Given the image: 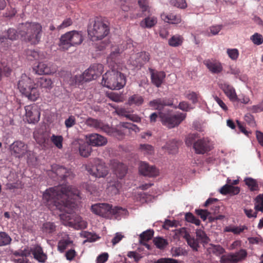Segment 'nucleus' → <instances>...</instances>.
Segmentation results:
<instances>
[{"label":"nucleus","mask_w":263,"mask_h":263,"mask_svg":"<svg viewBox=\"0 0 263 263\" xmlns=\"http://www.w3.org/2000/svg\"><path fill=\"white\" fill-rule=\"evenodd\" d=\"M86 170L90 175L97 178H104L108 174V169L105 163L97 158L87 164Z\"/></svg>","instance_id":"nucleus-9"},{"label":"nucleus","mask_w":263,"mask_h":263,"mask_svg":"<svg viewBox=\"0 0 263 263\" xmlns=\"http://www.w3.org/2000/svg\"><path fill=\"white\" fill-rule=\"evenodd\" d=\"M140 174L149 177L157 176L159 174V170L154 165H150L145 162H141L139 167Z\"/></svg>","instance_id":"nucleus-16"},{"label":"nucleus","mask_w":263,"mask_h":263,"mask_svg":"<svg viewBox=\"0 0 263 263\" xmlns=\"http://www.w3.org/2000/svg\"><path fill=\"white\" fill-rule=\"evenodd\" d=\"M91 211L95 214L107 219L115 218L118 219L127 213L124 208L118 206L113 207L112 205L106 203L92 204Z\"/></svg>","instance_id":"nucleus-2"},{"label":"nucleus","mask_w":263,"mask_h":263,"mask_svg":"<svg viewBox=\"0 0 263 263\" xmlns=\"http://www.w3.org/2000/svg\"><path fill=\"white\" fill-rule=\"evenodd\" d=\"M73 245V241L68 235H66L58 242V250L61 253H63L68 247Z\"/></svg>","instance_id":"nucleus-27"},{"label":"nucleus","mask_w":263,"mask_h":263,"mask_svg":"<svg viewBox=\"0 0 263 263\" xmlns=\"http://www.w3.org/2000/svg\"><path fill=\"white\" fill-rule=\"evenodd\" d=\"M157 23V18L155 16L148 15L141 21L140 26L143 28H151Z\"/></svg>","instance_id":"nucleus-28"},{"label":"nucleus","mask_w":263,"mask_h":263,"mask_svg":"<svg viewBox=\"0 0 263 263\" xmlns=\"http://www.w3.org/2000/svg\"><path fill=\"white\" fill-rule=\"evenodd\" d=\"M76 123V118L73 116H70L68 119L65 121V125L67 128H70Z\"/></svg>","instance_id":"nucleus-63"},{"label":"nucleus","mask_w":263,"mask_h":263,"mask_svg":"<svg viewBox=\"0 0 263 263\" xmlns=\"http://www.w3.org/2000/svg\"><path fill=\"white\" fill-rule=\"evenodd\" d=\"M57 69V66L53 63L40 62L34 70L39 74H51L56 72Z\"/></svg>","instance_id":"nucleus-19"},{"label":"nucleus","mask_w":263,"mask_h":263,"mask_svg":"<svg viewBox=\"0 0 263 263\" xmlns=\"http://www.w3.org/2000/svg\"><path fill=\"white\" fill-rule=\"evenodd\" d=\"M79 194V191L73 186L60 185L46 190L42 200L49 209L69 214L75 206L74 200Z\"/></svg>","instance_id":"nucleus-1"},{"label":"nucleus","mask_w":263,"mask_h":263,"mask_svg":"<svg viewBox=\"0 0 263 263\" xmlns=\"http://www.w3.org/2000/svg\"><path fill=\"white\" fill-rule=\"evenodd\" d=\"M195 152L197 154H204L211 151L210 140L208 138L198 139L193 145Z\"/></svg>","instance_id":"nucleus-18"},{"label":"nucleus","mask_w":263,"mask_h":263,"mask_svg":"<svg viewBox=\"0 0 263 263\" xmlns=\"http://www.w3.org/2000/svg\"><path fill=\"white\" fill-rule=\"evenodd\" d=\"M203 63L212 73H219L223 69L221 63L215 60L208 59L205 60Z\"/></svg>","instance_id":"nucleus-24"},{"label":"nucleus","mask_w":263,"mask_h":263,"mask_svg":"<svg viewBox=\"0 0 263 263\" xmlns=\"http://www.w3.org/2000/svg\"><path fill=\"white\" fill-rule=\"evenodd\" d=\"M173 102L171 99L166 98H158L151 101L148 105L150 107H154L155 109L161 111L165 106H171Z\"/></svg>","instance_id":"nucleus-20"},{"label":"nucleus","mask_w":263,"mask_h":263,"mask_svg":"<svg viewBox=\"0 0 263 263\" xmlns=\"http://www.w3.org/2000/svg\"><path fill=\"white\" fill-rule=\"evenodd\" d=\"M120 50L119 48H116L114 50H112L110 53L109 56L107 58V62L109 63V65L112 67L115 66L118 68L117 65L120 57Z\"/></svg>","instance_id":"nucleus-30"},{"label":"nucleus","mask_w":263,"mask_h":263,"mask_svg":"<svg viewBox=\"0 0 263 263\" xmlns=\"http://www.w3.org/2000/svg\"><path fill=\"white\" fill-rule=\"evenodd\" d=\"M19 34L24 40L32 44H37L41 39L42 26L36 22L23 23L20 25Z\"/></svg>","instance_id":"nucleus-3"},{"label":"nucleus","mask_w":263,"mask_h":263,"mask_svg":"<svg viewBox=\"0 0 263 263\" xmlns=\"http://www.w3.org/2000/svg\"><path fill=\"white\" fill-rule=\"evenodd\" d=\"M86 124L91 127L95 128L106 133H110L112 132V128L108 125L104 123L100 120L88 118L86 120Z\"/></svg>","instance_id":"nucleus-17"},{"label":"nucleus","mask_w":263,"mask_h":263,"mask_svg":"<svg viewBox=\"0 0 263 263\" xmlns=\"http://www.w3.org/2000/svg\"><path fill=\"white\" fill-rule=\"evenodd\" d=\"M154 235V231L148 230L143 232L140 235V241H147L151 239Z\"/></svg>","instance_id":"nucleus-52"},{"label":"nucleus","mask_w":263,"mask_h":263,"mask_svg":"<svg viewBox=\"0 0 263 263\" xmlns=\"http://www.w3.org/2000/svg\"><path fill=\"white\" fill-rule=\"evenodd\" d=\"M137 57L139 60L138 63L139 65H144L149 60V54L145 51H142L137 54Z\"/></svg>","instance_id":"nucleus-43"},{"label":"nucleus","mask_w":263,"mask_h":263,"mask_svg":"<svg viewBox=\"0 0 263 263\" xmlns=\"http://www.w3.org/2000/svg\"><path fill=\"white\" fill-rule=\"evenodd\" d=\"M25 117L29 123H36L40 118V111L35 104L27 105L25 107Z\"/></svg>","instance_id":"nucleus-12"},{"label":"nucleus","mask_w":263,"mask_h":263,"mask_svg":"<svg viewBox=\"0 0 263 263\" xmlns=\"http://www.w3.org/2000/svg\"><path fill=\"white\" fill-rule=\"evenodd\" d=\"M198 138V134H189L185 139V144L187 146H190L194 145V143L197 141L196 139Z\"/></svg>","instance_id":"nucleus-53"},{"label":"nucleus","mask_w":263,"mask_h":263,"mask_svg":"<svg viewBox=\"0 0 263 263\" xmlns=\"http://www.w3.org/2000/svg\"><path fill=\"white\" fill-rule=\"evenodd\" d=\"M50 139L51 142L57 148L59 149L62 148L63 138L62 136L52 135Z\"/></svg>","instance_id":"nucleus-46"},{"label":"nucleus","mask_w":263,"mask_h":263,"mask_svg":"<svg viewBox=\"0 0 263 263\" xmlns=\"http://www.w3.org/2000/svg\"><path fill=\"white\" fill-rule=\"evenodd\" d=\"M248 228L246 226H239V227H226L224 229V231L227 232H232L234 234H239L242 232L244 230H247Z\"/></svg>","instance_id":"nucleus-42"},{"label":"nucleus","mask_w":263,"mask_h":263,"mask_svg":"<svg viewBox=\"0 0 263 263\" xmlns=\"http://www.w3.org/2000/svg\"><path fill=\"white\" fill-rule=\"evenodd\" d=\"M227 53L229 57L232 60H236L239 56V51L238 49H228Z\"/></svg>","instance_id":"nucleus-57"},{"label":"nucleus","mask_w":263,"mask_h":263,"mask_svg":"<svg viewBox=\"0 0 263 263\" xmlns=\"http://www.w3.org/2000/svg\"><path fill=\"white\" fill-rule=\"evenodd\" d=\"M72 24V20L70 18H67L63 21L61 24L57 26V29L60 30L71 26Z\"/></svg>","instance_id":"nucleus-60"},{"label":"nucleus","mask_w":263,"mask_h":263,"mask_svg":"<svg viewBox=\"0 0 263 263\" xmlns=\"http://www.w3.org/2000/svg\"><path fill=\"white\" fill-rule=\"evenodd\" d=\"M220 192L222 195H237L240 192V188L231 185L226 184L220 189Z\"/></svg>","instance_id":"nucleus-31"},{"label":"nucleus","mask_w":263,"mask_h":263,"mask_svg":"<svg viewBox=\"0 0 263 263\" xmlns=\"http://www.w3.org/2000/svg\"><path fill=\"white\" fill-rule=\"evenodd\" d=\"M159 116L162 124L171 129L179 126L185 119L186 114L182 112L171 114L160 111Z\"/></svg>","instance_id":"nucleus-8"},{"label":"nucleus","mask_w":263,"mask_h":263,"mask_svg":"<svg viewBox=\"0 0 263 263\" xmlns=\"http://www.w3.org/2000/svg\"><path fill=\"white\" fill-rule=\"evenodd\" d=\"M139 149L144 155H152L154 152L153 146L148 144H140Z\"/></svg>","instance_id":"nucleus-45"},{"label":"nucleus","mask_w":263,"mask_h":263,"mask_svg":"<svg viewBox=\"0 0 263 263\" xmlns=\"http://www.w3.org/2000/svg\"><path fill=\"white\" fill-rule=\"evenodd\" d=\"M154 263H179L177 260L171 258H161Z\"/></svg>","instance_id":"nucleus-64"},{"label":"nucleus","mask_w":263,"mask_h":263,"mask_svg":"<svg viewBox=\"0 0 263 263\" xmlns=\"http://www.w3.org/2000/svg\"><path fill=\"white\" fill-rule=\"evenodd\" d=\"M183 37L179 34L173 35L168 41V44L172 47H178L181 46L183 42Z\"/></svg>","instance_id":"nucleus-37"},{"label":"nucleus","mask_w":263,"mask_h":263,"mask_svg":"<svg viewBox=\"0 0 263 263\" xmlns=\"http://www.w3.org/2000/svg\"><path fill=\"white\" fill-rule=\"evenodd\" d=\"M103 66L101 64H94L86 70L84 73L86 81H90L97 79L103 72Z\"/></svg>","instance_id":"nucleus-15"},{"label":"nucleus","mask_w":263,"mask_h":263,"mask_svg":"<svg viewBox=\"0 0 263 263\" xmlns=\"http://www.w3.org/2000/svg\"><path fill=\"white\" fill-rule=\"evenodd\" d=\"M170 3L171 5L182 9L187 7V3L185 0H170Z\"/></svg>","instance_id":"nucleus-51"},{"label":"nucleus","mask_w":263,"mask_h":263,"mask_svg":"<svg viewBox=\"0 0 263 263\" xmlns=\"http://www.w3.org/2000/svg\"><path fill=\"white\" fill-rule=\"evenodd\" d=\"M186 239L188 245L193 249L194 251H198V249L199 247L198 240L194 237H191L190 235H188L186 237Z\"/></svg>","instance_id":"nucleus-44"},{"label":"nucleus","mask_w":263,"mask_h":263,"mask_svg":"<svg viewBox=\"0 0 263 263\" xmlns=\"http://www.w3.org/2000/svg\"><path fill=\"white\" fill-rule=\"evenodd\" d=\"M221 88L231 101L234 102L238 100L235 90L232 86L224 83L221 84Z\"/></svg>","instance_id":"nucleus-25"},{"label":"nucleus","mask_w":263,"mask_h":263,"mask_svg":"<svg viewBox=\"0 0 263 263\" xmlns=\"http://www.w3.org/2000/svg\"><path fill=\"white\" fill-rule=\"evenodd\" d=\"M88 34L92 41L101 40L109 32V28L102 19L96 18L88 27Z\"/></svg>","instance_id":"nucleus-6"},{"label":"nucleus","mask_w":263,"mask_h":263,"mask_svg":"<svg viewBox=\"0 0 263 263\" xmlns=\"http://www.w3.org/2000/svg\"><path fill=\"white\" fill-rule=\"evenodd\" d=\"M254 209L263 212V193L258 195L254 199Z\"/></svg>","instance_id":"nucleus-40"},{"label":"nucleus","mask_w":263,"mask_h":263,"mask_svg":"<svg viewBox=\"0 0 263 263\" xmlns=\"http://www.w3.org/2000/svg\"><path fill=\"white\" fill-rule=\"evenodd\" d=\"M148 71L152 83L157 87H160L165 78V72L156 70L151 67L148 68Z\"/></svg>","instance_id":"nucleus-22"},{"label":"nucleus","mask_w":263,"mask_h":263,"mask_svg":"<svg viewBox=\"0 0 263 263\" xmlns=\"http://www.w3.org/2000/svg\"><path fill=\"white\" fill-rule=\"evenodd\" d=\"M33 137L37 143L43 147H46L49 142V135L42 129H38L34 132Z\"/></svg>","instance_id":"nucleus-23"},{"label":"nucleus","mask_w":263,"mask_h":263,"mask_svg":"<svg viewBox=\"0 0 263 263\" xmlns=\"http://www.w3.org/2000/svg\"><path fill=\"white\" fill-rule=\"evenodd\" d=\"M32 253L34 258L41 262H44L47 259L46 255L43 253L42 248L39 246H35L32 250Z\"/></svg>","instance_id":"nucleus-29"},{"label":"nucleus","mask_w":263,"mask_h":263,"mask_svg":"<svg viewBox=\"0 0 263 263\" xmlns=\"http://www.w3.org/2000/svg\"><path fill=\"white\" fill-rule=\"evenodd\" d=\"M247 256V252L245 249H240L234 253L223 255L220 258V263H238L244 260Z\"/></svg>","instance_id":"nucleus-11"},{"label":"nucleus","mask_w":263,"mask_h":263,"mask_svg":"<svg viewBox=\"0 0 263 263\" xmlns=\"http://www.w3.org/2000/svg\"><path fill=\"white\" fill-rule=\"evenodd\" d=\"M79 150L80 155L83 157H88L91 152V148L88 142L82 141L79 143Z\"/></svg>","instance_id":"nucleus-32"},{"label":"nucleus","mask_w":263,"mask_h":263,"mask_svg":"<svg viewBox=\"0 0 263 263\" xmlns=\"http://www.w3.org/2000/svg\"><path fill=\"white\" fill-rule=\"evenodd\" d=\"M61 218L65 225L69 226L76 229H83L87 227V223L78 215H61Z\"/></svg>","instance_id":"nucleus-10"},{"label":"nucleus","mask_w":263,"mask_h":263,"mask_svg":"<svg viewBox=\"0 0 263 263\" xmlns=\"http://www.w3.org/2000/svg\"><path fill=\"white\" fill-rule=\"evenodd\" d=\"M52 172L57 176L58 180L72 179L73 177V174L70 170L57 164L52 166Z\"/></svg>","instance_id":"nucleus-14"},{"label":"nucleus","mask_w":263,"mask_h":263,"mask_svg":"<svg viewBox=\"0 0 263 263\" xmlns=\"http://www.w3.org/2000/svg\"><path fill=\"white\" fill-rule=\"evenodd\" d=\"M161 18L164 22L173 24H178L181 22L180 15H176L173 13L167 14L163 13L161 14Z\"/></svg>","instance_id":"nucleus-26"},{"label":"nucleus","mask_w":263,"mask_h":263,"mask_svg":"<svg viewBox=\"0 0 263 263\" xmlns=\"http://www.w3.org/2000/svg\"><path fill=\"white\" fill-rule=\"evenodd\" d=\"M127 167L122 163L118 162L114 166L115 173L119 178H122L127 173Z\"/></svg>","instance_id":"nucleus-33"},{"label":"nucleus","mask_w":263,"mask_h":263,"mask_svg":"<svg viewBox=\"0 0 263 263\" xmlns=\"http://www.w3.org/2000/svg\"><path fill=\"white\" fill-rule=\"evenodd\" d=\"M83 41V38L81 32L73 30L61 35L59 45L62 50L66 51L71 46L80 45Z\"/></svg>","instance_id":"nucleus-7"},{"label":"nucleus","mask_w":263,"mask_h":263,"mask_svg":"<svg viewBox=\"0 0 263 263\" xmlns=\"http://www.w3.org/2000/svg\"><path fill=\"white\" fill-rule=\"evenodd\" d=\"M88 143L93 146H102L107 144V140L98 134H91L86 136Z\"/></svg>","instance_id":"nucleus-21"},{"label":"nucleus","mask_w":263,"mask_h":263,"mask_svg":"<svg viewBox=\"0 0 263 263\" xmlns=\"http://www.w3.org/2000/svg\"><path fill=\"white\" fill-rule=\"evenodd\" d=\"M43 231L44 233L51 234L55 230V226L53 222H46L43 225Z\"/></svg>","instance_id":"nucleus-48"},{"label":"nucleus","mask_w":263,"mask_h":263,"mask_svg":"<svg viewBox=\"0 0 263 263\" xmlns=\"http://www.w3.org/2000/svg\"><path fill=\"white\" fill-rule=\"evenodd\" d=\"M18 37V34L14 29L10 28L8 30L5 35L0 36L1 42H4L5 40L9 39L10 40H15Z\"/></svg>","instance_id":"nucleus-35"},{"label":"nucleus","mask_w":263,"mask_h":263,"mask_svg":"<svg viewBox=\"0 0 263 263\" xmlns=\"http://www.w3.org/2000/svg\"><path fill=\"white\" fill-rule=\"evenodd\" d=\"M125 76L113 66L111 70L107 71L102 76V84L110 89L119 90L126 84Z\"/></svg>","instance_id":"nucleus-4"},{"label":"nucleus","mask_w":263,"mask_h":263,"mask_svg":"<svg viewBox=\"0 0 263 263\" xmlns=\"http://www.w3.org/2000/svg\"><path fill=\"white\" fill-rule=\"evenodd\" d=\"M26 55L28 59L30 61L38 59L39 54L35 50H28L26 51Z\"/></svg>","instance_id":"nucleus-61"},{"label":"nucleus","mask_w":263,"mask_h":263,"mask_svg":"<svg viewBox=\"0 0 263 263\" xmlns=\"http://www.w3.org/2000/svg\"><path fill=\"white\" fill-rule=\"evenodd\" d=\"M38 84L42 88L50 90L53 86V82L51 79L46 77H42L40 78Z\"/></svg>","instance_id":"nucleus-38"},{"label":"nucleus","mask_w":263,"mask_h":263,"mask_svg":"<svg viewBox=\"0 0 263 263\" xmlns=\"http://www.w3.org/2000/svg\"><path fill=\"white\" fill-rule=\"evenodd\" d=\"M11 154L15 157L22 158L28 152V145L21 141H14L10 147Z\"/></svg>","instance_id":"nucleus-13"},{"label":"nucleus","mask_w":263,"mask_h":263,"mask_svg":"<svg viewBox=\"0 0 263 263\" xmlns=\"http://www.w3.org/2000/svg\"><path fill=\"white\" fill-rule=\"evenodd\" d=\"M196 214L199 216L203 220H205L207 217L210 215V213L206 210L196 209Z\"/></svg>","instance_id":"nucleus-59"},{"label":"nucleus","mask_w":263,"mask_h":263,"mask_svg":"<svg viewBox=\"0 0 263 263\" xmlns=\"http://www.w3.org/2000/svg\"><path fill=\"white\" fill-rule=\"evenodd\" d=\"M138 5L143 13H151V7L149 6V0H138Z\"/></svg>","instance_id":"nucleus-41"},{"label":"nucleus","mask_w":263,"mask_h":263,"mask_svg":"<svg viewBox=\"0 0 263 263\" xmlns=\"http://www.w3.org/2000/svg\"><path fill=\"white\" fill-rule=\"evenodd\" d=\"M12 239L6 232H0V246H7L10 243Z\"/></svg>","instance_id":"nucleus-47"},{"label":"nucleus","mask_w":263,"mask_h":263,"mask_svg":"<svg viewBox=\"0 0 263 263\" xmlns=\"http://www.w3.org/2000/svg\"><path fill=\"white\" fill-rule=\"evenodd\" d=\"M185 97L192 101V103L195 104L198 102V98H199V93H197L195 92H189L186 94Z\"/></svg>","instance_id":"nucleus-58"},{"label":"nucleus","mask_w":263,"mask_h":263,"mask_svg":"<svg viewBox=\"0 0 263 263\" xmlns=\"http://www.w3.org/2000/svg\"><path fill=\"white\" fill-rule=\"evenodd\" d=\"M17 87L20 91L31 101H35L40 97L39 91L34 82L26 74L21 76Z\"/></svg>","instance_id":"nucleus-5"},{"label":"nucleus","mask_w":263,"mask_h":263,"mask_svg":"<svg viewBox=\"0 0 263 263\" xmlns=\"http://www.w3.org/2000/svg\"><path fill=\"white\" fill-rule=\"evenodd\" d=\"M243 181L250 191L255 192L259 190L258 184L256 179L251 177H247L245 178Z\"/></svg>","instance_id":"nucleus-36"},{"label":"nucleus","mask_w":263,"mask_h":263,"mask_svg":"<svg viewBox=\"0 0 263 263\" xmlns=\"http://www.w3.org/2000/svg\"><path fill=\"white\" fill-rule=\"evenodd\" d=\"M153 241L156 247L160 249H164L168 244L167 240L162 237H156Z\"/></svg>","instance_id":"nucleus-49"},{"label":"nucleus","mask_w":263,"mask_h":263,"mask_svg":"<svg viewBox=\"0 0 263 263\" xmlns=\"http://www.w3.org/2000/svg\"><path fill=\"white\" fill-rule=\"evenodd\" d=\"M250 39L254 44L257 45H261L263 43V36L258 33H254L251 36Z\"/></svg>","instance_id":"nucleus-56"},{"label":"nucleus","mask_w":263,"mask_h":263,"mask_svg":"<svg viewBox=\"0 0 263 263\" xmlns=\"http://www.w3.org/2000/svg\"><path fill=\"white\" fill-rule=\"evenodd\" d=\"M185 218L187 221L194 223L196 226H199L200 224V221L191 213H187L185 214Z\"/></svg>","instance_id":"nucleus-54"},{"label":"nucleus","mask_w":263,"mask_h":263,"mask_svg":"<svg viewBox=\"0 0 263 263\" xmlns=\"http://www.w3.org/2000/svg\"><path fill=\"white\" fill-rule=\"evenodd\" d=\"M196 239L199 242L206 244L210 241V239L205 232L201 229H197L196 231Z\"/></svg>","instance_id":"nucleus-39"},{"label":"nucleus","mask_w":263,"mask_h":263,"mask_svg":"<svg viewBox=\"0 0 263 263\" xmlns=\"http://www.w3.org/2000/svg\"><path fill=\"white\" fill-rule=\"evenodd\" d=\"M144 102L143 97L139 94H134L128 99L127 104L129 106L135 105L136 106H141Z\"/></svg>","instance_id":"nucleus-34"},{"label":"nucleus","mask_w":263,"mask_h":263,"mask_svg":"<svg viewBox=\"0 0 263 263\" xmlns=\"http://www.w3.org/2000/svg\"><path fill=\"white\" fill-rule=\"evenodd\" d=\"M248 240L250 244L263 245V238L260 235L256 237H251L248 238Z\"/></svg>","instance_id":"nucleus-55"},{"label":"nucleus","mask_w":263,"mask_h":263,"mask_svg":"<svg viewBox=\"0 0 263 263\" xmlns=\"http://www.w3.org/2000/svg\"><path fill=\"white\" fill-rule=\"evenodd\" d=\"M12 69L8 65H5L3 63H0V81L2 80L3 74L6 77L10 75Z\"/></svg>","instance_id":"nucleus-50"},{"label":"nucleus","mask_w":263,"mask_h":263,"mask_svg":"<svg viewBox=\"0 0 263 263\" xmlns=\"http://www.w3.org/2000/svg\"><path fill=\"white\" fill-rule=\"evenodd\" d=\"M122 126L123 128L135 131V132L139 131V127L136 125L133 124L131 123L123 122L122 123Z\"/></svg>","instance_id":"nucleus-62"}]
</instances>
